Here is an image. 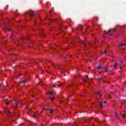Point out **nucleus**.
Segmentation results:
<instances>
[{"label":"nucleus","mask_w":126,"mask_h":126,"mask_svg":"<svg viewBox=\"0 0 126 126\" xmlns=\"http://www.w3.org/2000/svg\"><path fill=\"white\" fill-rule=\"evenodd\" d=\"M118 112H116L115 113V116H118Z\"/></svg>","instance_id":"obj_30"},{"label":"nucleus","mask_w":126,"mask_h":126,"mask_svg":"<svg viewBox=\"0 0 126 126\" xmlns=\"http://www.w3.org/2000/svg\"><path fill=\"white\" fill-rule=\"evenodd\" d=\"M101 54H104V52H101Z\"/></svg>","instance_id":"obj_45"},{"label":"nucleus","mask_w":126,"mask_h":126,"mask_svg":"<svg viewBox=\"0 0 126 126\" xmlns=\"http://www.w3.org/2000/svg\"><path fill=\"white\" fill-rule=\"evenodd\" d=\"M15 102V105H18V101H16V100H14Z\"/></svg>","instance_id":"obj_13"},{"label":"nucleus","mask_w":126,"mask_h":126,"mask_svg":"<svg viewBox=\"0 0 126 126\" xmlns=\"http://www.w3.org/2000/svg\"><path fill=\"white\" fill-rule=\"evenodd\" d=\"M99 103H100V109H102V102H99Z\"/></svg>","instance_id":"obj_17"},{"label":"nucleus","mask_w":126,"mask_h":126,"mask_svg":"<svg viewBox=\"0 0 126 126\" xmlns=\"http://www.w3.org/2000/svg\"><path fill=\"white\" fill-rule=\"evenodd\" d=\"M63 84H64V83L60 84L59 85H58V87H61V86H62V85H63Z\"/></svg>","instance_id":"obj_16"},{"label":"nucleus","mask_w":126,"mask_h":126,"mask_svg":"<svg viewBox=\"0 0 126 126\" xmlns=\"http://www.w3.org/2000/svg\"><path fill=\"white\" fill-rule=\"evenodd\" d=\"M94 120H95V122H97V123H103V121L99 120L98 118H95Z\"/></svg>","instance_id":"obj_5"},{"label":"nucleus","mask_w":126,"mask_h":126,"mask_svg":"<svg viewBox=\"0 0 126 126\" xmlns=\"http://www.w3.org/2000/svg\"><path fill=\"white\" fill-rule=\"evenodd\" d=\"M50 99L51 100V101H53V100H55V97L50 98Z\"/></svg>","instance_id":"obj_24"},{"label":"nucleus","mask_w":126,"mask_h":126,"mask_svg":"<svg viewBox=\"0 0 126 126\" xmlns=\"http://www.w3.org/2000/svg\"><path fill=\"white\" fill-rule=\"evenodd\" d=\"M108 97H109V98H111V96L110 95H108Z\"/></svg>","instance_id":"obj_36"},{"label":"nucleus","mask_w":126,"mask_h":126,"mask_svg":"<svg viewBox=\"0 0 126 126\" xmlns=\"http://www.w3.org/2000/svg\"><path fill=\"white\" fill-rule=\"evenodd\" d=\"M95 19H96V20H98V17H95Z\"/></svg>","instance_id":"obj_33"},{"label":"nucleus","mask_w":126,"mask_h":126,"mask_svg":"<svg viewBox=\"0 0 126 126\" xmlns=\"http://www.w3.org/2000/svg\"><path fill=\"white\" fill-rule=\"evenodd\" d=\"M79 43L80 44H82V45H83L84 47H86V43H85V41H80Z\"/></svg>","instance_id":"obj_2"},{"label":"nucleus","mask_w":126,"mask_h":126,"mask_svg":"<svg viewBox=\"0 0 126 126\" xmlns=\"http://www.w3.org/2000/svg\"><path fill=\"white\" fill-rule=\"evenodd\" d=\"M33 118H36V115H33Z\"/></svg>","instance_id":"obj_35"},{"label":"nucleus","mask_w":126,"mask_h":126,"mask_svg":"<svg viewBox=\"0 0 126 126\" xmlns=\"http://www.w3.org/2000/svg\"><path fill=\"white\" fill-rule=\"evenodd\" d=\"M114 32H118V30H117V29H114Z\"/></svg>","instance_id":"obj_25"},{"label":"nucleus","mask_w":126,"mask_h":126,"mask_svg":"<svg viewBox=\"0 0 126 126\" xmlns=\"http://www.w3.org/2000/svg\"><path fill=\"white\" fill-rule=\"evenodd\" d=\"M120 103H121V104H125V103H126V99H120Z\"/></svg>","instance_id":"obj_6"},{"label":"nucleus","mask_w":126,"mask_h":126,"mask_svg":"<svg viewBox=\"0 0 126 126\" xmlns=\"http://www.w3.org/2000/svg\"><path fill=\"white\" fill-rule=\"evenodd\" d=\"M106 53H107V52L105 51V52H104V54H106Z\"/></svg>","instance_id":"obj_39"},{"label":"nucleus","mask_w":126,"mask_h":126,"mask_svg":"<svg viewBox=\"0 0 126 126\" xmlns=\"http://www.w3.org/2000/svg\"><path fill=\"white\" fill-rule=\"evenodd\" d=\"M78 27H79L80 29H81V30H82V26L79 25Z\"/></svg>","instance_id":"obj_19"},{"label":"nucleus","mask_w":126,"mask_h":126,"mask_svg":"<svg viewBox=\"0 0 126 126\" xmlns=\"http://www.w3.org/2000/svg\"><path fill=\"white\" fill-rule=\"evenodd\" d=\"M83 81H84L85 82H86V79L85 78H83Z\"/></svg>","instance_id":"obj_21"},{"label":"nucleus","mask_w":126,"mask_h":126,"mask_svg":"<svg viewBox=\"0 0 126 126\" xmlns=\"http://www.w3.org/2000/svg\"><path fill=\"white\" fill-rule=\"evenodd\" d=\"M95 94H96L97 95H99V96H101V94H100V92H95Z\"/></svg>","instance_id":"obj_10"},{"label":"nucleus","mask_w":126,"mask_h":126,"mask_svg":"<svg viewBox=\"0 0 126 126\" xmlns=\"http://www.w3.org/2000/svg\"><path fill=\"white\" fill-rule=\"evenodd\" d=\"M120 68H122V66H120Z\"/></svg>","instance_id":"obj_50"},{"label":"nucleus","mask_w":126,"mask_h":126,"mask_svg":"<svg viewBox=\"0 0 126 126\" xmlns=\"http://www.w3.org/2000/svg\"><path fill=\"white\" fill-rule=\"evenodd\" d=\"M49 111L50 114H53V113H54V110H53L52 109H49Z\"/></svg>","instance_id":"obj_9"},{"label":"nucleus","mask_w":126,"mask_h":126,"mask_svg":"<svg viewBox=\"0 0 126 126\" xmlns=\"http://www.w3.org/2000/svg\"><path fill=\"white\" fill-rule=\"evenodd\" d=\"M55 84H51V87H55Z\"/></svg>","instance_id":"obj_22"},{"label":"nucleus","mask_w":126,"mask_h":126,"mask_svg":"<svg viewBox=\"0 0 126 126\" xmlns=\"http://www.w3.org/2000/svg\"><path fill=\"white\" fill-rule=\"evenodd\" d=\"M64 59H66V57H64Z\"/></svg>","instance_id":"obj_40"},{"label":"nucleus","mask_w":126,"mask_h":126,"mask_svg":"<svg viewBox=\"0 0 126 126\" xmlns=\"http://www.w3.org/2000/svg\"><path fill=\"white\" fill-rule=\"evenodd\" d=\"M46 110V108H44L42 109V110L40 112L41 114L43 113V111H45Z\"/></svg>","instance_id":"obj_18"},{"label":"nucleus","mask_w":126,"mask_h":126,"mask_svg":"<svg viewBox=\"0 0 126 126\" xmlns=\"http://www.w3.org/2000/svg\"><path fill=\"white\" fill-rule=\"evenodd\" d=\"M20 82H23V83H25L26 82V80H24L23 81H20Z\"/></svg>","instance_id":"obj_14"},{"label":"nucleus","mask_w":126,"mask_h":126,"mask_svg":"<svg viewBox=\"0 0 126 126\" xmlns=\"http://www.w3.org/2000/svg\"><path fill=\"white\" fill-rule=\"evenodd\" d=\"M118 47H120V48H125V47H126V44L125 43H122L121 44H120Z\"/></svg>","instance_id":"obj_4"},{"label":"nucleus","mask_w":126,"mask_h":126,"mask_svg":"<svg viewBox=\"0 0 126 126\" xmlns=\"http://www.w3.org/2000/svg\"><path fill=\"white\" fill-rule=\"evenodd\" d=\"M122 50H125V48H122Z\"/></svg>","instance_id":"obj_44"},{"label":"nucleus","mask_w":126,"mask_h":126,"mask_svg":"<svg viewBox=\"0 0 126 126\" xmlns=\"http://www.w3.org/2000/svg\"><path fill=\"white\" fill-rule=\"evenodd\" d=\"M104 104H106V103H107V102L104 101Z\"/></svg>","instance_id":"obj_41"},{"label":"nucleus","mask_w":126,"mask_h":126,"mask_svg":"<svg viewBox=\"0 0 126 126\" xmlns=\"http://www.w3.org/2000/svg\"><path fill=\"white\" fill-rule=\"evenodd\" d=\"M32 97H34V95H32Z\"/></svg>","instance_id":"obj_43"},{"label":"nucleus","mask_w":126,"mask_h":126,"mask_svg":"<svg viewBox=\"0 0 126 126\" xmlns=\"http://www.w3.org/2000/svg\"><path fill=\"white\" fill-rule=\"evenodd\" d=\"M5 104H6V105H9V103H8V102H6Z\"/></svg>","instance_id":"obj_31"},{"label":"nucleus","mask_w":126,"mask_h":126,"mask_svg":"<svg viewBox=\"0 0 126 126\" xmlns=\"http://www.w3.org/2000/svg\"><path fill=\"white\" fill-rule=\"evenodd\" d=\"M29 14V15H30L31 17H33L34 16V12L32 10H30L29 12L27 13Z\"/></svg>","instance_id":"obj_1"},{"label":"nucleus","mask_w":126,"mask_h":126,"mask_svg":"<svg viewBox=\"0 0 126 126\" xmlns=\"http://www.w3.org/2000/svg\"><path fill=\"white\" fill-rule=\"evenodd\" d=\"M111 31H112V29H109L108 30V31H107V32H106V31H104V33H105V34H108V33H110V32H111Z\"/></svg>","instance_id":"obj_7"},{"label":"nucleus","mask_w":126,"mask_h":126,"mask_svg":"<svg viewBox=\"0 0 126 126\" xmlns=\"http://www.w3.org/2000/svg\"><path fill=\"white\" fill-rule=\"evenodd\" d=\"M0 44H1V43L0 42Z\"/></svg>","instance_id":"obj_52"},{"label":"nucleus","mask_w":126,"mask_h":126,"mask_svg":"<svg viewBox=\"0 0 126 126\" xmlns=\"http://www.w3.org/2000/svg\"><path fill=\"white\" fill-rule=\"evenodd\" d=\"M108 69H109V68H106L104 70L105 72H108Z\"/></svg>","instance_id":"obj_12"},{"label":"nucleus","mask_w":126,"mask_h":126,"mask_svg":"<svg viewBox=\"0 0 126 126\" xmlns=\"http://www.w3.org/2000/svg\"><path fill=\"white\" fill-rule=\"evenodd\" d=\"M123 118H126V114L123 115Z\"/></svg>","instance_id":"obj_29"},{"label":"nucleus","mask_w":126,"mask_h":126,"mask_svg":"<svg viewBox=\"0 0 126 126\" xmlns=\"http://www.w3.org/2000/svg\"><path fill=\"white\" fill-rule=\"evenodd\" d=\"M0 86H2V87H5V86L4 85H3V84H2V83L0 84Z\"/></svg>","instance_id":"obj_20"},{"label":"nucleus","mask_w":126,"mask_h":126,"mask_svg":"<svg viewBox=\"0 0 126 126\" xmlns=\"http://www.w3.org/2000/svg\"><path fill=\"white\" fill-rule=\"evenodd\" d=\"M104 82H105V81H103Z\"/></svg>","instance_id":"obj_53"},{"label":"nucleus","mask_w":126,"mask_h":126,"mask_svg":"<svg viewBox=\"0 0 126 126\" xmlns=\"http://www.w3.org/2000/svg\"><path fill=\"white\" fill-rule=\"evenodd\" d=\"M4 25H5V23H4Z\"/></svg>","instance_id":"obj_48"},{"label":"nucleus","mask_w":126,"mask_h":126,"mask_svg":"<svg viewBox=\"0 0 126 126\" xmlns=\"http://www.w3.org/2000/svg\"><path fill=\"white\" fill-rule=\"evenodd\" d=\"M11 37H13V33L11 34V35L10 36V38H11Z\"/></svg>","instance_id":"obj_27"},{"label":"nucleus","mask_w":126,"mask_h":126,"mask_svg":"<svg viewBox=\"0 0 126 126\" xmlns=\"http://www.w3.org/2000/svg\"><path fill=\"white\" fill-rule=\"evenodd\" d=\"M74 39H78V36H75Z\"/></svg>","instance_id":"obj_28"},{"label":"nucleus","mask_w":126,"mask_h":126,"mask_svg":"<svg viewBox=\"0 0 126 126\" xmlns=\"http://www.w3.org/2000/svg\"><path fill=\"white\" fill-rule=\"evenodd\" d=\"M27 40L25 41V43H27Z\"/></svg>","instance_id":"obj_38"},{"label":"nucleus","mask_w":126,"mask_h":126,"mask_svg":"<svg viewBox=\"0 0 126 126\" xmlns=\"http://www.w3.org/2000/svg\"><path fill=\"white\" fill-rule=\"evenodd\" d=\"M20 75H21V73H19L18 74V76H20Z\"/></svg>","instance_id":"obj_32"},{"label":"nucleus","mask_w":126,"mask_h":126,"mask_svg":"<svg viewBox=\"0 0 126 126\" xmlns=\"http://www.w3.org/2000/svg\"><path fill=\"white\" fill-rule=\"evenodd\" d=\"M50 95H53V93L52 92H49Z\"/></svg>","instance_id":"obj_26"},{"label":"nucleus","mask_w":126,"mask_h":126,"mask_svg":"<svg viewBox=\"0 0 126 126\" xmlns=\"http://www.w3.org/2000/svg\"><path fill=\"white\" fill-rule=\"evenodd\" d=\"M121 63H123V61H121Z\"/></svg>","instance_id":"obj_42"},{"label":"nucleus","mask_w":126,"mask_h":126,"mask_svg":"<svg viewBox=\"0 0 126 126\" xmlns=\"http://www.w3.org/2000/svg\"><path fill=\"white\" fill-rule=\"evenodd\" d=\"M108 83H110L109 82H108Z\"/></svg>","instance_id":"obj_54"},{"label":"nucleus","mask_w":126,"mask_h":126,"mask_svg":"<svg viewBox=\"0 0 126 126\" xmlns=\"http://www.w3.org/2000/svg\"><path fill=\"white\" fill-rule=\"evenodd\" d=\"M97 81H101L102 80V78H97V79H96Z\"/></svg>","instance_id":"obj_11"},{"label":"nucleus","mask_w":126,"mask_h":126,"mask_svg":"<svg viewBox=\"0 0 126 126\" xmlns=\"http://www.w3.org/2000/svg\"><path fill=\"white\" fill-rule=\"evenodd\" d=\"M28 115H29V113H28Z\"/></svg>","instance_id":"obj_51"},{"label":"nucleus","mask_w":126,"mask_h":126,"mask_svg":"<svg viewBox=\"0 0 126 126\" xmlns=\"http://www.w3.org/2000/svg\"><path fill=\"white\" fill-rule=\"evenodd\" d=\"M85 77H86V78H88V79H89V78H88V76H85Z\"/></svg>","instance_id":"obj_34"},{"label":"nucleus","mask_w":126,"mask_h":126,"mask_svg":"<svg viewBox=\"0 0 126 126\" xmlns=\"http://www.w3.org/2000/svg\"><path fill=\"white\" fill-rule=\"evenodd\" d=\"M114 66V67H117V66H118V63H116Z\"/></svg>","instance_id":"obj_15"},{"label":"nucleus","mask_w":126,"mask_h":126,"mask_svg":"<svg viewBox=\"0 0 126 126\" xmlns=\"http://www.w3.org/2000/svg\"><path fill=\"white\" fill-rule=\"evenodd\" d=\"M6 29L7 30H10L9 28H8V27H7V26H6Z\"/></svg>","instance_id":"obj_23"},{"label":"nucleus","mask_w":126,"mask_h":126,"mask_svg":"<svg viewBox=\"0 0 126 126\" xmlns=\"http://www.w3.org/2000/svg\"><path fill=\"white\" fill-rule=\"evenodd\" d=\"M41 35H43V33H41Z\"/></svg>","instance_id":"obj_49"},{"label":"nucleus","mask_w":126,"mask_h":126,"mask_svg":"<svg viewBox=\"0 0 126 126\" xmlns=\"http://www.w3.org/2000/svg\"><path fill=\"white\" fill-rule=\"evenodd\" d=\"M76 77H77V76H76V75H74V77L75 78Z\"/></svg>","instance_id":"obj_37"},{"label":"nucleus","mask_w":126,"mask_h":126,"mask_svg":"<svg viewBox=\"0 0 126 126\" xmlns=\"http://www.w3.org/2000/svg\"><path fill=\"white\" fill-rule=\"evenodd\" d=\"M41 69H42V67H41Z\"/></svg>","instance_id":"obj_56"},{"label":"nucleus","mask_w":126,"mask_h":126,"mask_svg":"<svg viewBox=\"0 0 126 126\" xmlns=\"http://www.w3.org/2000/svg\"><path fill=\"white\" fill-rule=\"evenodd\" d=\"M36 77H38V75L37 76H36Z\"/></svg>","instance_id":"obj_47"},{"label":"nucleus","mask_w":126,"mask_h":126,"mask_svg":"<svg viewBox=\"0 0 126 126\" xmlns=\"http://www.w3.org/2000/svg\"><path fill=\"white\" fill-rule=\"evenodd\" d=\"M103 67H104V66H103V65H99L98 66H97V68L98 69H101V68H103Z\"/></svg>","instance_id":"obj_8"},{"label":"nucleus","mask_w":126,"mask_h":126,"mask_svg":"<svg viewBox=\"0 0 126 126\" xmlns=\"http://www.w3.org/2000/svg\"><path fill=\"white\" fill-rule=\"evenodd\" d=\"M22 39H25V38H22Z\"/></svg>","instance_id":"obj_55"},{"label":"nucleus","mask_w":126,"mask_h":126,"mask_svg":"<svg viewBox=\"0 0 126 126\" xmlns=\"http://www.w3.org/2000/svg\"><path fill=\"white\" fill-rule=\"evenodd\" d=\"M5 113H6L8 116H9V115H11V112H10L8 109H6V110L5 111Z\"/></svg>","instance_id":"obj_3"},{"label":"nucleus","mask_w":126,"mask_h":126,"mask_svg":"<svg viewBox=\"0 0 126 126\" xmlns=\"http://www.w3.org/2000/svg\"><path fill=\"white\" fill-rule=\"evenodd\" d=\"M48 70H46V72H48Z\"/></svg>","instance_id":"obj_46"}]
</instances>
